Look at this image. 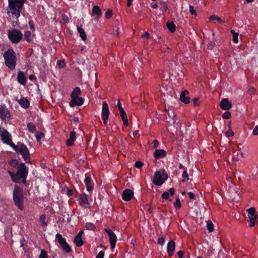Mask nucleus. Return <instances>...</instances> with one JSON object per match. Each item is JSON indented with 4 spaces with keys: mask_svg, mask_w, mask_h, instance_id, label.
<instances>
[{
    "mask_svg": "<svg viewBox=\"0 0 258 258\" xmlns=\"http://www.w3.org/2000/svg\"><path fill=\"white\" fill-rule=\"evenodd\" d=\"M8 36L9 39L13 43H19L23 38V34L20 30L14 29L12 30H9Z\"/></svg>",
    "mask_w": 258,
    "mask_h": 258,
    "instance_id": "obj_6",
    "label": "nucleus"
},
{
    "mask_svg": "<svg viewBox=\"0 0 258 258\" xmlns=\"http://www.w3.org/2000/svg\"><path fill=\"white\" fill-rule=\"evenodd\" d=\"M57 64L60 68H63L66 66V62L64 59L59 60Z\"/></svg>",
    "mask_w": 258,
    "mask_h": 258,
    "instance_id": "obj_40",
    "label": "nucleus"
},
{
    "mask_svg": "<svg viewBox=\"0 0 258 258\" xmlns=\"http://www.w3.org/2000/svg\"><path fill=\"white\" fill-rule=\"evenodd\" d=\"M182 177L186 178V180H188V175L186 171H184L182 173Z\"/></svg>",
    "mask_w": 258,
    "mask_h": 258,
    "instance_id": "obj_62",
    "label": "nucleus"
},
{
    "mask_svg": "<svg viewBox=\"0 0 258 258\" xmlns=\"http://www.w3.org/2000/svg\"><path fill=\"white\" fill-rule=\"evenodd\" d=\"M46 215L42 214L39 217V222L41 223L42 227H45L47 225V223L45 222Z\"/></svg>",
    "mask_w": 258,
    "mask_h": 258,
    "instance_id": "obj_32",
    "label": "nucleus"
},
{
    "mask_svg": "<svg viewBox=\"0 0 258 258\" xmlns=\"http://www.w3.org/2000/svg\"><path fill=\"white\" fill-rule=\"evenodd\" d=\"M27 127L29 131L31 133H35L36 132V128L34 124H33L32 122H29L27 124Z\"/></svg>",
    "mask_w": 258,
    "mask_h": 258,
    "instance_id": "obj_33",
    "label": "nucleus"
},
{
    "mask_svg": "<svg viewBox=\"0 0 258 258\" xmlns=\"http://www.w3.org/2000/svg\"><path fill=\"white\" fill-rule=\"evenodd\" d=\"M56 238L57 239L58 242L64 251L66 253H69L71 251V247L67 243L66 239L62 237L60 234H56Z\"/></svg>",
    "mask_w": 258,
    "mask_h": 258,
    "instance_id": "obj_8",
    "label": "nucleus"
},
{
    "mask_svg": "<svg viewBox=\"0 0 258 258\" xmlns=\"http://www.w3.org/2000/svg\"><path fill=\"white\" fill-rule=\"evenodd\" d=\"M231 33L233 35V41L235 43H237L238 42V34L235 32L234 30L231 31Z\"/></svg>",
    "mask_w": 258,
    "mask_h": 258,
    "instance_id": "obj_34",
    "label": "nucleus"
},
{
    "mask_svg": "<svg viewBox=\"0 0 258 258\" xmlns=\"http://www.w3.org/2000/svg\"><path fill=\"white\" fill-rule=\"evenodd\" d=\"M81 91L79 87H75L72 94H71V97H75V96H78V95H79L81 94Z\"/></svg>",
    "mask_w": 258,
    "mask_h": 258,
    "instance_id": "obj_31",
    "label": "nucleus"
},
{
    "mask_svg": "<svg viewBox=\"0 0 258 258\" xmlns=\"http://www.w3.org/2000/svg\"><path fill=\"white\" fill-rule=\"evenodd\" d=\"M86 228L87 230H92L95 229V226L91 223H87L86 224Z\"/></svg>",
    "mask_w": 258,
    "mask_h": 258,
    "instance_id": "obj_38",
    "label": "nucleus"
},
{
    "mask_svg": "<svg viewBox=\"0 0 258 258\" xmlns=\"http://www.w3.org/2000/svg\"><path fill=\"white\" fill-rule=\"evenodd\" d=\"M85 182L88 191H90L93 189V185L91 183V178L90 176H86Z\"/></svg>",
    "mask_w": 258,
    "mask_h": 258,
    "instance_id": "obj_24",
    "label": "nucleus"
},
{
    "mask_svg": "<svg viewBox=\"0 0 258 258\" xmlns=\"http://www.w3.org/2000/svg\"><path fill=\"white\" fill-rule=\"evenodd\" d=\"M31 35V32L30 31H27L25 32V33L24 34V38H25V39L27 42H29L31 41V39H30Z\"/></svg>",
    "mask_w": 258,
    "mask_h": 258,
    "instance_id": "obj_37",
    "label": "nucleus"
},
{
    "mask_svg": "<svg viewBox=\"0 0 258 258\" xmlns=\"http://www.w3.org/2000/svg\"><path fill=\"white\" fill-rule=\"evenodd\" d=\"M143 163L140 161H137L135 162V167L137 168H140L143 166Z\"/></svg>",
    "mask_w": 258,
    "mask_h": 258,
    "instance_id": "obj_49",
    "label": "nucleus"
},
{
    "mask_svg": "<svg viewBox=\"0 0 258 258\" xmlns=\"http://www.w3.org/2000/svg\"><path fill=\"white\" fill-rule=\"evenodd\" d=\"M210 21L217 20L220 23H223L225 22L224 20H222L220 17H218L214 15H212L210 17Z\"/></svg>",
    "mask_w": 258,
    "mask_h": 258,
    "instance_id": "obj_36",
    "label": "nucleus"
},
{
    "mask_svg": "<svg viewBox=\"0 0 258 258\" xmlns=\"http://www.w3.org/2000/svg\"><path fill=\"white\" fill-rule=\"evenodd\" d=\"M8 173L11 176L12 178V180L13 182L15 183H19L20 182V178L18 177L17 173L16 174L14 173L13 172L8 170Z\"/></svg>",
    "mask_w": 258,
    "mask_h": 258,
    "instance_id": "obj_27",
    "label": "nucleus"
},
{
    "mask_svg": "<svg viewBox=\"0 0 258 258\" xmlns=\"http://www.w3.org/2000/svg\"><path fill=\"white\" fill-rule=\"evenodd\" d=\"M74 242L78 247L81 246L83 244V241L82 237L78 236H75L74 238Z\"/></svg>",
    "mask_w": 258,
    "mask_h": 258,
    "instance_id": "obj_29",
    "label": "nucleus"
},
{
    "mask_svg": "<svg viewBox=\"0 0 258 258\" xmlns=\"http://www.w3.org/2000/svg\"><path fill=\"white\" fill-rule=\"evenodd\" d=\"M101 15V9L98 6H94L93 7L92 16L94 17L95 20H97Z\"/></svg>",
    "mask_w": 258,
    "mask_h": 258,
    "instance_id": "obj_18",
    "label": "nucleus"
},
{
    "mask_svg": "<svg viewBox=\"0 0 258 258\" xmlns=\"http://www.w3.org/2000/svg\"><path fill=\"white\" fill-rule=\"evenodd\" d=\"M220 107L225 110H228L232 107V104L227 98H224L221 100L220 103Z\"/></svg>",
    "mask_w": 258,
    "mask_h": 258,
    "instance_id": "obj_16",
    "label": "nucleus"
},
{
    "mask_svg": "<svg viewBox=\"0 0 258 258\" xmlns=\"http://www.w3.org/2000/svg\"><path fill=\"white\" fill-rule=\"evenodd\" d=\"M44 136V134L43 133H37V134L36 135V138L38 142H40L41 138H43Z\"/></svg>",
    "mask_w": 258,
    "mask_h": 258,
    "instance_id": "obj_46",
    "label": "nucleus"
},
{
    "mask_svg": "<svg viewBox=\"0 0 258 258\" xmlns=\"http://www.w3.org/2000/svg\"><path fill=\"white\" fill-rule=\"evenodd\" d=\"M19 103L20 105L25 109L28 108L30 104L29 100L26 98H21L19 100Z\"/></svg>",
    "mask_w": 258,
    "mask_h": 258,
    "instance_id": "obj_25",
    "label": "nucleus"
},
{
    "mask_svg": "<svg viewBox=\"0 0 258 258\" xmlns=\"http://www.w3.org/2000/svg\"><path fill=\"white\" fill-rule=\"evenodd\" d=\"M12 148L17 152L20 153L26 162H30V156L29 150L25 145L19 143L17 145L13 144Z\"/></svg>",
    "mask_w": 258,
    "mask_h": 258,
    "instance_id": "obj_3",
    "label": "nucleus"
},
{
    "mask_svg": "<svg viewBox=\"0 0 258 258\" xmlns=\"http://www.w3.org/2000/svg\"><path fill=\"white\" fill-rule=\"evenodd\" d=\"M0 136L4 143L9 145L12 147V145L14 143L12 141L11 135L6 129L3 128L2 130L0 128Z\"/></svg>",
    "mask_w": 258,
    "mask_h": 258,
    "instance_id": "obj_7",
    "label": "nucleus"
},
{
    "mask_svg": "<svg viewBox=\"0 0 258 258\" xmlns=\"http://www.w3.org/2000/svg\"><path fill=\"white\" fill-rule=\"evenodd\" d=\"M109 113L110 112L108 104L106 102H104L102 103L101 116L104 124H107V120L108 118Z\"/></svg>",
    "mask_w": 258,
    "mask_h": 258,
    "instance_id": "obj_10",
    "label": "nucleus"
},
{
    "mask_svg": "<svg viewBox=\"0 0 258 258\" xmlns=\"http://www.w3.org/2000/svg\"><path fill=\"white\" fill-rule=\"evenodd\" d=\"M11 118V113L5 105L0 104V118L3 120Z\"/></svg>",
    "mask_w": 258,
    "mask_h": 258,
    "instance_id": "obj_11",
    "label": "nucleus"
},
{
    "mask_svg": "<svg viewBox=\"0 0 258 258\" xmlns=\"http://www.w3.org/2000/svg\"><path fill=\"white\" fill-rule=\"evenodd\" d=\"M84 99L83 98L75 96V97H72V100L70 102V105L71 107H74L75 106H81L83 104Z\"/></svg>",
    "mask_w": 258,
    "mask_h": 258,
    "instance_id": "obj_14",
    "label": "nucleus"
},
{
    "mask_svg": "<svg viewBox=\"0 0 258 258\" xmlns=\"http://www.w3.org/2000/svg\"><path fill=\"white\" fill-rule=\"evenodd\" d=\"M117 106V107L118 108L119 111H122V110H123V108L121 106V105L120 101L119 99L118 100Z\"/></svg>",
    "mask_w": 258,
    "mask_h": 258,
    "instance_id": "obj_59",
    "label": "nucleus"
},
{
    "mask_svg": "<svg viewBox=\"0 0 258 258\" xmlns=\"http://www.w3.org/2000/svg\"><path fill=\"white\" fill-rule=\"evenodd\" d=\"M76 140V133L74 131H71L70 133V138L67 141V145L71 146L74 144Z\"/></svg>",
    "mask_w": 258,
    "mask_h": 258,
    "instance_id": "obj_22",
    "label": "nucleus"
},
{
    "mask_svg": "<svg viewBox=\"0 0 258 258\" xmlns=\"http://www.w3.org/2000/svg\"><path fill=\"white\" fill-rule=\"evenodd\" d=\"M61 17H62V21L64 23H68L69 22V18L66 14H62Z\"/></svg>",
    "mask_w": 258,
    "mask_h": 258,
    "instance_id": "obj_48",
    "label": "nucleus"
},
{
    "mask_svg": "<svg viewBox=\"0 0 258 258\" xmlns=\"http://www.w3.org/2000/svg\"><path fill=\"white\" fill-rule=\"evenodd\" d=\"M248 213V221L250 222L249 226L253 227L255 225V222L257 218L256 214V212L254 208H250L246 210Z\"/></svg>",
    "mask_w": 258,
    "mask_h": 258,
    "instance_id": "obj_9",
    "label": "nucleus"
},
{
    "mask_svg": "<svg viewBox=\"0 0 258 258\" xmlns=\"http://www.w3.org/2000/svg\"><path fill=\"white\" fill-rule=\"evenodd\" d=\"M39 258H48L47 252L45 250L42 249L41 250V253L39 255Z\"/></svg>",
    "mask_w": 258,
    "mask_h": 258,
    "instance_id": "obj_43",
    "label": "nucleus"
},
{
    "mask_svg": "<svg viewBox=\"0 0 258 258\" xmlns=\"http://www.w3.org/2000/svg\"><path fill=\"white\" fill-rule=\"evenodd\" d=\"M13 200L19 209H23L24 196L22 190L17 186L15 185L13 191Z\"/></svg>",
    "mask_w": 258,
    "mask_h": 258,
    "instance_id": "obj_4",
    "label": "nucleus"
},
{
    "mask_svg": "<svg viewBox=\"0 0 258 258\" xmlns=\"http://www.w3.org/2000/svg\"><path fill=\"white\" fill-rule=\"evenodd\" d=\"M133 191L129 189H126L123 190L122 194V198L125 201H128L131 200L133 197Z\"/></svg>",
    "mask_w": 258,
    "mask_h": 258,
    "instance_id": "obj_15",
    "label": "nucleus"
},
{
    "mask_svg": "<svg viewBox=\"0 0 258 258\" xmlns=\"http://www.w3.org/2000/svg\"><path fill=\"white\" fill-rule=\"evenodd\" d=\"M142 37L143 38L149 39L150 37V34L148 32H145L144 34L142 35Z\"/></svg>",
    "mask_w": 258,
    "mask_h": 258,
    "instance_id": "obj_63",
    "label": "nucleus"
},
{
    "mask_svg": "<svg viewBox=\"0 0 258 258\" xmlns=\"http://www.w3.org/2000/svg\"><path fill=\"white\" fill-rule=\"evenodd\" d=\"M167 27L171 32H174L175 31V25L172 22H167Z\"/></svg>",
    "mask_w": 258,
    "mask_h": 258,
    "instance_id": "obj_30",
    "label": "nucleus"
},
{
    "mask_svg": "<svg viewBox=\"0 0 258 258\" xmlns=\"http://www.w3.org/2000/svg\"><path fill=\"white\" fill-rule=\"evenodd\" d=\"M167 178L168 175L164 170L158 171L155 173L153 182L156 185L160 186L165 182Z\"/></svg>",
    "mask_w": 258,
    "mask_h": 258,
    "instance_id": "obj_5",
    "label": "nucleus"
},
{
    "mask_svg": "<svg viewBox=\"0 0 258 258\" xmlns=\"http://www.w3.org/2000/svg\"><path fill=\"white\" fill-rule=\"evenodd\" d=\"M79 204L84 208H87L89 206L88 196L85 194H82L79 197Z\"/></svg>",
    "mask_w": 258,
    "mask_h": 258,
    "instance_id": "obj_17",
    "label": "nucleus"
},
{
    "mask_svg": "<svg viewBox=\"0 0 258 258\" xmlns=\"http://www.w3.org/2000/svg\"><path fill=\"white\" fill-rule=\"evenodd\" d=\"M226 135L227 137H232L234 135V133L231 130H229L226 132Z\"/></svg>",
    "mask_w": 258,
    "mask_h": 258,
    "instance_id": "obj_58",
    "label": "nucleus"
},
{
    "mask_svg": "<svg viewBox=\"0 0 258 258\" xmlns=\"http://www.w3.org/2000/svg\"><path fill=\"white\" fill-rule=\"evenodd\" d=\"M189 12L191 15L197 16V13L196 10L194 9V7L192 6H189Z\"/></svg>",
    "mask_w": 258,
    "mask_h": 258,
    "instance_id": "obj_50",
    "label": "nucleus"
},
{
    "mask_svg": "<svg viewBox=\"0 0 258 258\" xmlns=\"http://www.w3.org/2000/svg\"><path fill=\"white\" fill-rule=\"evenodd\" d=\"M113 33L116 36H118L119 34V28L118 27H115V29H113Z\"/></svg>",
    "mask_w": 258,
    "mask_h": 258,
    "instance_id": "obj_53",
    "label": "nucleus"
},
{
    "mask_svg": "<svg viewBox=\"0 0 258 258\" xmlns=\"http://www.w3.org/2000/svg\"><path fill=\"white\" fill-rule=\"evenodd\" d=\"M18 81L21 85H25L27 79L25 77L24 73L22 71H20L18 75Z\"/></svg>",
    "mask_w": 258,
    "mask_h": 258,
    "instance_id": "obj_21",
    "label": "nucleus"
},
{
    "mask_svg": "<svg viewBox=\"0 0 258 258\" xmlns=\"http://www.w3.org/2000/svg\"><path fill=\"white\" fill-rule=\"evenodd\" d=\"M105 231L109 235V240L110 243L111 248L114 249L116 242V236L114 232L110 229H105Z\"/></svg>",
    "mask_w": 258,
    "mask_h": 258,
    "instance_id": "obj_12",
    "label": "nucleus"
},
{
    "mask_svg": "<svg viewBox=\"0 0 258 258\" xmlns=\"http://www.w3.org/2000/svg\"><path fill=\"white\" fill-rule=\"evenodd\" d=\"M77 30L80 34V36L83 41L87 40V36L84 30L81 27L77 26Z\"/></svg>",
    "mask_w": 258,
    "mask_h": 258,
    "instance_id": "obj_28",
    "label": "nucleus"
},
{
    "mask_svg": "<svg viewBox=\"0 0 258 258\" xmlns=\"http://www.w3.org/2000/svg\"><path fill=\"white\" fill-rule=\"evenodd\" d=\"M112 15V10L110 9H108L105 13V17L107 19H109L111 18Z\"/></svg>",
    "mask_w": 258,
    "mask_h": 258,
    "instance_id": "obj_45",
    "label": "nucleus"
},
{
    "mask_svg": "<svg viewBox=\"0 0 258 258\" xmlns=\"http://www.w3.org/2000/svg\"><path fill=\"white\" fill-rule=\"evenodd\" d=\"M6 65L11 70L15 69L16 66L17 56L13 49H9L4 54Z\"/></svg>",
    "mask_w": 258,
    "mask_h": 258,
    "instance_id": "obj_2",
    "label": "nucleus"
},
{
    "mask_svg": "<svg viewBox=\"0 0 258 258\" xmlns=\"http://www.w3.org/2000/svg\"><path fill=\"white\" fill-rule=\"evenodd\" d=\"M153 143L154 148H156L159 145V142L157 140H153Z\"/></svg>",
    "mask_w": 258,
    "mask_h": 258,
    "instance_id": "obj_60",
    "label": "nucleus"
},
{
    "mask_svg": "<svg viewBox=\"0 0 258 258\" xmlns=\"http://www.w3.org/2000/svg\"><path fill=\"white\" fill-rule=\"evenodd\" d=\"M175 243L174 241H170L167 244V250L169 256H171L173 254L175 250Z\"/></svg>",
    "mask_w": 258,
    "mask_h": 258,
    "instance_id": "obj_19",
    "label": "nucleus"
},
{
    "mask_svg": "<svg viewBox=\"0 0 258 258\" xmlns=\"http://www.w3.org/2000/svg\"><path fill=\"white\" fill-rule=\"evenodd\" d=\"M255 89L253 87H250L248 90V93L249 94H250V95H252V94H254L255 92Z\"/></svg>",
    "mask_w": 258,
    "mask_h": 258,
    "instance_id": "obj_52",
    "label": "nucleus"
},
{
    "mask_svg": "<svg viewBox=\"0 0 258 258\" xmlns=\"http://www.w3.org/2000/svg\"><path fill=\"white\" fill-rule=\"evenodd\" d=\"M188 94V91L187 90H184L182 91L180 95V100L185 103L188 104L189 103L190 98L188 97H186V95Z\"/></svg>",
    "mask_w": 258,
    "mask_h": 258,
    "instance_id": "obj_20",
    "label": "nucleus"
},
{
    "mask_svg": "<svg viewBox=\"0 0 258 258\" xmlns=\"http://www.w3.org/2000/svg\"><path fill=\"white\" fill-rule=\"evenodd\" d=\"M26 1V0H8L9 10L8 13H11L13 16L18 18Z\"/></svg>",
    "mask_w": 258,
    "mask_h": 258,
    "instance_id": "obj_1",
    "label": "nucleus"
},
{
    "mask_svg": "<svg viewBox=\"0 0 258 258\" xmlns=\"http://www.w3.org/2000/svg\"><path fill=\"white\" fill-rule=\"evenodd\" d=\"M20 242H21V247H22L23 248V249L25 250V251L26 252L27 251V249L26 248L27 247V245L25 243V239L24 238L21 239Z\"/></svg>",
    "mask_w": 258,
    "mask_h": 258,
    "instance_id": "obj_39",
    "label": "nucleus"
},
{
    "mask_svg": "<svg viewBox=\"0 0 258 258\" xmlns=\"http://www.w3.org/2000/svg\"><path fill=\"white\" fill-rule=\"evenodd\" d=\"M215 40H212L208 44V46H207V48L208 49H210V50H212L213 49V48L214 47L215 45Z\"/></svg>",
    "mask_w": 258,
    "mask_h": 258,
    "instance_id": "obj_44",
    "label": "nucleus"
},
{
    "mask_svg": "<svg viewBox=\"0 0 258 258\" xmlns=\"http://www.w3.org/2000/svg\"><path fill=\"white\" fill-rule=\"evenodd\" d=\"M17 174L18 177L20 178V176H27L28 173V168L23 163H21L17 169Z\"/></svg>",
    "mask_w": 258,
    "mask_h": 258,
    "instance_id": "obj_13",
    "label": "nucleus"
},
{
    "mask_svg": "<svg viewBox=\"0 0 258 258\" xmlns=\"http://www.w3.org/2000/svg\"><path fill=\"white\" fill-rule=\"evenodd\" d=\"M207 229L209 230V232H211L213 231L214 225L211 221H210V220L207 221Z\"/></svg>",
    "mask_w": 258,
    "mask_h": 258,
    "instance_id": "obj_35",
    "label": "nucleus"
},
{
    "mask_svg": "<svg viewBox=\"0 0 258 258\" xmlns=\"http://www.w3.org/2000/svg\"><path fill=\"white\" fill-rule=\"evenodd\" d=\"M169 194L167 191H165L162 195V198L165 200H167L169 198Z\"/></svg>",
    "mask_w": 258,
    "mask_h": 258,
    "instance_id": "obj_51",
    "label": "nucleus"
},
{
    "mask_svg": "<svg viewBox=\"0 0 258 258\" xmlns=\"http://www.w3.org/2000/svg\"><path fill=\"white\" fill-rule=\"evenodd\" d=\"M174 205L175 207L177 208L178 209L181 208V203L178 197L176 198V201L174 203Z\"/></svg>",
    "mask_w": 258,
    "mask_h": 258,
    "instance_id": "obj_42",
    "label": "nucleus"
},
{
    "mask_svg": "<svg viewBox=\"0 0 258 258\" xmlns=\"http://www.w3.org/2000/svg\"><path fill=\"white\" fill-rule=\"evenodd\" d=\"M9 164L11 166L15 167L18 165V161L16 159H12L9 162Z\"/></svg>",
    "mask_w": 258,
    "mask_h": 258,
    "instance_id": "obj_41",
    "label": "nucleus"
},
{
    "mask_svg": "<svg viewBox=\"0 0 258 258\" xmlns=\"http://www.w3.org/2000/svg\"><path fill=\"white\" fill-rule=\"evenodd\" d=\"M252 133L254 135L258 136V125H256L253 129Z\"/></svg>",
    "mask_w": 258,
    "mask_h": 258,
    "instance_id": "obj_61",
    "label": "nucleus"
},
{
    "mask_svg": "<svg viewBox=\"0 0 258 258\" xmlns=\"http://www.w3.org/2000/svg\"><path fill=\"white\" fill-rule=\"evenodd\" d=\"M165 110L168 113V115L169 117H171L172 116L173 117L175 116V115L172 109L170 110V112H169V109L167 111L166 109H165Z\"/></svg>",
    "mask_w": 258,
    "mask_h": 258,
    "instance_id": "obj_54",
    "label": "nucleus"
},
{
    "mask_svg": "<svg viewBox=\"0 0 258 258\" xmlns=\"http://www.w3.org/2000/svg\"><path fill=\"white\" fill-rule=\"evenodd\" d=\"M177 256L179 258H182L183 256V252L182 251H179L177 252Z\"/></svg>",
    "mask_w": 258,
    "mask_h": 258,
    "instance_id": "obj_64",
    "label": "nucleus"
},
{
    "mask_svg": "<svg viewBox=\"0 0 258 258\" xmlns=\"http://www.w3.org/2000/svg\"><path fill=\"white\" fill-rule=\"evenodd\" d=\"M231 116V113L229 111H226L223 115V117L224 119H229Z\"/></svg>",
    "mask_w": 258,
    "mask_h": 258,
    "instance_id": "obj_47",
    "label": "nucleus"
},
{
    "mask_svg": "<svg viewBox=\"0 0 258 258\" xmlns=\"http://www.w3.org/2000/svg\"><path fill=\"white\" fill-rule=\"evenodd\" d=\"M165 242V238L163 237H160L158 238V243L161 245H162Z\"/></svg>",
    "mask_w": 258,
    "mask_h": 258,
    "instance_id": "obj_55",
    "label": "nucleus"
},
{
    "mask_svg": "<svg viewBox=\"0 0 258 258\" xmlns=\"http://www.w3.org/2000/svg\"><path fill=\"white\" fill-rule=\"evenodd\" d=\"M120 115L121 117V119L123 121V125L125 126H127L128 124V119L127 117L126 114L124 110L119 111Z\"/></svg>",
    "mask_w": 258,
    "mask_h": 258,
    "instance_id": "obj_26",
    "label": "nucleus"
},
{
    "mask_svg": "<svg viewBox=\"0 0 258 258\" xmlns=\"http://www.w3.org/2000/svg\"><path fill=\"white\" fill-rule=\"evenodd\" d=\"M161 4L163 5V7L161 8V9L163 11L166 12L168 10V7L166 3L165 2H161Z\"/></svg>",
    "mask_w": 258,
    "mask_h": 258,
    "instance_id": "obj_56",
    "label": "nucleus"
},
{
    "mask_svg": "<svg viewBox=\"0 0 258 258\" xmlns=\"http://www.w3.org/2000/svg\"><path fill=\"white\" fill-rule=\"evenodd\" d=\"M104 255V252L103 251H100L99 253L97 255L96 258H103Z\"/></svg>",
    "mask_w": 258,
    "mask_h": 258,
    "instance_id": "obj_57",
    "label": "nucleus"
},
{
    "mask_svg": "<svg viewBox=\"0 0 258 258\" xmlns=\"http://www.w3.org/2000/svg\"><path fill=\"white\" fill-rule=\"evenodd\" d=\"M166 153L164 150H156L154 153V157L156 159L163 158L166 156Z\"/></svg>",
    "mask_w": 258,
    "mask_h": 258,
    "instance_id": "obj_23",
    "label": "nucleus"
}]
</instances>
